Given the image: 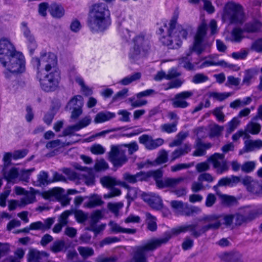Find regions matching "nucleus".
<instances>
[{
	"mask_svg": "<svg viewBox=\"0 0 262 262\" xmlns=\"http://www.w3.org/2000/svg\"><path fill=\"white\" fill-rule=\"evenodd\" d=\"M103 203L101 198L97 195L92 196L89 201L86 203V206L90 208H92L98 206H100Z\"/></svg>",
	"mask_w": 262,
	"mask_h": 262,
	"instance_id": "09e8293b",
	"label": "nucleus"
},
{
	"mask_svg": "<svg viewBox=\"0 0 262 262\" xmlns=\"http://www.w3.org/2000/svg\"><path fill=\"white\" fill-rule=\"evenodd\" d=\"M78 251L81 256L84 259L93 256L94 254V251L92 248L88 247H79Z\"/></svg>",
	"mask_w": 262,
	"mask_h": 262,
	"instance_id": "8fccbe9b",
	"label": "nucleus"
},
{
	"mask_svg": "<svg viewBox=\"0 0 262 262\" xmlns=\"http://www.w3.org/2000/svg\"><path fill=\"white\" fill-rule=\"evenodd\" d=\"M22 31L24 36L27 40L28 46L31 54H33L36 48L37 43L34 35L32 34L31 31L27 27V24L25 22L21 23Z\"/></svg>",
	"mask_w": 262,
	"mask_h": 262,
	"instance_id": "f3484780",
	"label": "nucleus"
},
{
	"mask_svg": "<svg viewBox=\"0 0 262 262\" xmlns=\"http://www.w3.org/2000/svg\"><path fill=\"white\" fill-rule=\"evenodd\" d=\"M224 130L223 126H220L216 124H213L210 129V136L213 137H218L220 136Z\"/></svg>",
	"mask_w": 262,
	"mask_h": 262,
	"instance_id": "bf43d9fd",
	"label": "nucleus"
},
{
	"mask_svg": "<svg viewBox=\"0 0 262 262\" xmlns=\"http://www.w3.org/2000/svg\"><path fill=\"white\" fill-rule=\"evenodd\" d=\"M196 149L193 153V156L200 157L204 155L206 153V150L211 147L210 143H204L201 139L198 138L195 141Z\"/></svg>",
	"mask_w": 262,
	"mask_h": 262,
	"instance_id": "393cba45",
	"label": "nucleus"
},
{
	"mask_svg": "<svg viewBox=\"0 0 262 262\" xmlns=\"http://www.w3.org/2000/svg\"><path fill=\"white\" fill-rule=\"evenodd\" d=\"M208 160L212 163L217 174H221L229 170V166L227 161L225 159L224 154L215 153Z\"/></svg>",
	"mask_w": 262,
	"mask_h": 262,
	"instance_id": "f8f14e48",
	"label": "nucleus"
},
{
	"mask_svg": "<svg viewBox=\"0 0 262 262\" xmlns=\"http://www.w3.org/2000/svg\"><path fill=\"white\" fill-rule=\"evenodd\" d=\"M139 142L143 144L146 149L151 150L162 146L164 143V140L161 138L154 139L151 136L144 134L139 138Z\"/></svg>",
	"mask_w": 262,
	"mask_h": 262,
	"instance_id": "ddd939ff",
	"label": "nucleus"
},
{
	"mask_svg": "<svg viewBox=\"0 0 262 262\" xmlns=\"http://www.w3.org/2000/svg\"><path fill=\"white\" fill-rule=\"evenodd\" d=\"M49 254L45 251L36 249L30 250L28 253L29 262H47Z\"/></svg>",
	"mask_w": 262,
	"mask_h": 262,
	"instance_id": "6ab92c4d",
	"label": "nucleus"
},
{
	"mask_svg": "<svg viewBox=\"0 0 262 262\" xmlns=\"http://www.w3.org/2000/svg\"><path fill=\"white\" fill-rule=\"evenodd\" d=\"M261 23L257 20L247 23L244 27V31L248 33H253L258 31L261 28Z\"/></svg>",
	"mask_w": 262,
	"mask_h": 262,
	"instance_id": "49530a36",
	"label": "nucleus"
},
{
	"mask_svg": "<svg viewBox=\"0 0 262 262\" xmlns=\"http://www.w3.org/2000/svg\"><path fill=\"white\" fill-rule=\"evenodd\" d=\"M232 95V93H217L211 92L209 94V97H212L218 101H222Z\"/></svg>",
	"mask_w": 262,
	"mask_h": 262,
	"instance_id": "4d7b16f0",
	"label": "nucleus"
},
{
	"mask_svg": "<svg viewBox=\"0 0 262 262\" xmlns=\"http://www.w3.org/2000/svg\"><path fill=\"white\" fill-rule=\"evenodd\" d=\"M97 222L91 219L90 225L86 228V230L94 232L96 235L98 234L104 229L105 225L101 224L97 225Z\"/></svg>",
	"mask_w": 262,
	"mask_h": 262,
	"instance_id": "a19ab883",
	"label": "nucleus"
},
{
	"mask_svg": "<svg viewBox=\"0 0 262 262\" xmlns=\"http://www.w3.org/2000/svg\"><path fill=\"white\" fill-rule=\"evenodd\" d=\"M121 186L127 189L128 192L127 193V197L128 199L133 201L137 197L138 194L139 192V190L138 188L131 187L125 182L121 183Z\"/></svg>",
	"mask_w": 262,
	"mask_h": 262,
	"instance_id": "58836bf2",
	"label": "nucleus"
},
{
	"mask_svg": "<svg viewBox=\"0 0 262 262\" xmlns=\"http://www.w3.org/2000/svg\"><path fill=\"white\" fill-rule=\"evenodd\" d=\"M145 215L148 229L152 232L155 231L157 229L156 217L148 212L146 213Z\"/></svg>",
	"mask_w": 262,
	"mask_h": 262,
	"instance_id": "de8ad7c7",
	"label": "nucleus"
},
{
	"mask_svg": "<svg viewBox=\"0 0 262 262\" xmlns=\"http://www.w3.org/2000/svg\"><path fill=\"white\" fill-rule=\"evenodd\" d=\"M3 171L4 177L8 181H11L19 177V171L16 167H12L8 171H6V168H4Z\"/></svg>",
	"mask_w": 262,
	"mask_h": 262,
	"instance_id": "79ce46f5",
	"label": "nucleus"
},
{
	"mask_svg": "<svg viewBox=\"0 0 262 262\" xmlns=\"http://www.w3.org/2000/svg\"><path fill=\"white\" fill-rule=\"evenodd\" d=\"M73 210H67L62 212L58 217V223L63 226H66L68 223L69 216L73 214Z\"/></svg>",
	"mask_w": 262,
	"mask_h": 262,
	"instance_id": "6e6d98bb",
	"label": "nucleus"
},
{
	"mask_svg": "<svg viewBox=\"0 0 262 262\" xmlns=\"http://www.w3.org/2000/svg\"><path fill=\"white\" fill-rule=\"evenodd\" d=\"M75 143V142H62L60 140L57 139L48 142L46 145V147L47 149H57L72 145Z\"/></svg>",
	"mask_w": 262,
	"mask_h": 262,
	"instance_id": "72a5a7b5",
	"label": "nucleus"
},
{
	"mask_svg": "<svg viewBox=\"0 0 262 262\" xmlns=\"http://www.w3.org/2000/svg\"><path fill=\"white\" fill-rule=\"evenodd\" d=\"M187 32L182 26L177 25L176 19L173 18L169 23L168 35L161 38V42L169 49H177L182 45V39H186Z\"/></svg>",
	"mask_w": 262,
	"mask_h": 262,
	"instance_id": "423d86ee",
	"label": "nucleus"
},
{
	"mask_svg": "<svg viewBox=\"0 0 262 262\" xmlns=\"http://www.w3.org/2000/svg\"><path fill=\"white\" fill-rule=\"evenodd\" d=\"M189 136L188 132H180L176 136V139L169 144L170 147L180 145L185 139Z\"/></svg>",
	"mask_w": 262,
	"mask_h": 262,
	"instance_id": "e433bc0d",
	"label": "nucleus"
},
{
	"mask_svg": "<svg viewBox=\"0 0 262 262\" xmlns=\"http://www.w3.org/2000/svg\"><path fill=\"white\" fill-rule=\"evenodd\" d=\"M67 247L66 243L63 240H58L55 241L50 247V250L54 253H58L60 252H66Z\"/></svg>",
	"mask_w": 262,
	"mask_h": 262,
	"instance_id": "4c0bfd02",
	"label": "nucleus"
},
{
	"mask_svg": "<svg viewBox=\"0 0 262 262\" xmlns=\"http://www.w3.org/2000/svg\"><path fill=\"white\" fill-rule=\"evenodd\" d=\"M134 46L129 53L132 62H135L144 57L149 50V43L143 35L137 36L134 39Z\"/></svg>",
	"mask_w": 262,
	"mask_h": 262,
	"instance_id": "1a4fd4ad",
	"label": "nucleus"
},
{
	"mask_svg": "<svg viewBox=\"0 0 262 262\" xmlns=\"http://www.w3.org/2000/svg\"><path fill=\"white\" fill-rule=\"evenodd\" d=\"M144 181H147L148 178L152 177L155 180L157 186L159 188H161L164 180L162 179L163 176V171L161 169L156 170H150L147 172H144Z\"/></svg>",
	"mask_w": 262,
	"mask_h": 262,
	"instance_id": "412c9836",
	"label": "nucleus"
},
{
	"mask_svg": "<svg viewBox=\"0 0 262 262\" xmlns=\"http://www.w3.org/2000/svg\"><path fill=\"white\" fill-rule=\"evenodd\" d=\"M201 211V209L199 207L185 204L182 214L190 216L198 214L200 213Z\"/></svg>",
	"mask_w": 262,
	"mask_h": 262,
	"instance_id": "473e14b6",
	"label": "nucleus"
},
{
	"mask_svg": "<svg viewBox=\"0 0 262 262\" xmlns=\"http://www.w3.org/2000/svg\"><path fill=\"white\" fill-rule=\"evenodd\" d=\"M92 121V119L90 116H86L81 119L78 123L75 124V128L76 130L88 126Z\"/></svg>",
	"mask_w": 262,
	"mask_h": 262,
	"instance_id": "5fc2aeb1",
	"label": "nucleus"
},
{
	"mask_svg": "<svg viewBox=\"0 0 262 262\" xmlns=\"http://www.w3.org/2000/svg\"><path fill=\"white\" fill-rule=\"evenodd\" d=\"M194 165V162L190 163H180L171 166V171L176 172L183 169L190 168Z\"/></svg>",
	"mask_w": 262,
	"mask_h": 262,
	"instance_id": "e2e57ef3",
	"label": "nucleus"
},
{
	"mask_svg": "<svg viewBox=\"0 0 262 262\" xmlns=\"http://www.w3.org/2000/svg\"><path fill=\"white\" fill-rule=\"evenodd\" d=\"M184 180V178L180 177L178 178H167L164 179L163 184L161 186V188L165 187H174L180 183H181Z\"/></svg>",
	"mask_w": 262,
	"mask_h": 262,
	"instance_id": "f704fd0d",
	"label": "nucleus"
},
{
	"mask_svg": "<svg viewBox=\"0 0 262 262\" xmlns=\"http://www.w3.org/2000/svg\"><path fill=\"white\" fill-rule=\"evenodd\" d=\"M73 214H74L76 221L79 223H83L88 219V214L81 210H73Z\"/></svg>",
	"mask_w": 262,
	"mask_h": 262,
	"instance_id": "3c124183",
	"label": "nucleus"
},
{
	"mask_svg": "<svg viewBox=\"0 0 262 262\" xmlns=\"http://www.w3.org/2000/svg\"><path fill=\"white\" fill-rule=\"evenodd\" d=\"M0 62L7 72H5L6 78H9L10 73L22 72L25 69L24 57L17 52L10 40L5 37L0 39Z\"/></svg>",
	"mask_w": 262,
	"mask_h": 262,
	"instance_id": "f03ea898",
	"label": "nucleus"
},
{
	"mask_svg": "<svg viewBox=\"0 0 262 262\" xmlns=\"http://www.w3.org/2000/svg\"><path fill=\"white\" fill-rule=\"evenodd\" d=\"M117 260L118 257L116 256L107 257L101 254L96 258L95 262H117Z\"/></svg>",
	"mask_w": 262,
	"mask_h": 262,
	"instance_id": "69168bd1",
	"label": "nucleus"
},
{
	"mask_svg": "<svg viewBox=\"0 0 262 262\" xmlns=\"http://www.w3.org/2000/svg\"><path fill=\"white\" fill-rule=\"evenodd\" d=\"M48 173L43 171L40 172L37 175V180L34 182V185L38 187H41L49 184L48 180Z\"/></svg>",
	"mask_w": 262,
	"mask_h": 262,
	"instance_id": "37998d69",
	"label": "nucleus"
},
{
	"mask_svg": "<svg viewBox=\"0 0 262 262\" xmlns=\"http://www.w3.org/2000/svg\"><path fill=\"white\" fill-rule=\"evenodd\" d=\"M207 25L205 23H202L198 27L197 32L194 37L193 46L186 57H182L179 59L180 64L185 69L190 70L193 69V66L190 63L189 56L192 51L196 52L199 55L201 54L204 50L203 46L204 38L206 35Z\"/></svg>",
	"mask_w": 262,
	"mask_h": 262,
	"instance_id": "0eeeda50",
	"label": "nucleus"
},
{
	"mask_svg": "<svg viewBox=\"0 0 262 262\" xmlns=\"http://www.w3.org/2000/svg\"><path fill=\"white\" fill-rule=\"evenodd\" d=\"M205 59H206L200 66V68L212 66H222L224 67L229 66L224 60H219L217 55H210L208 57H206Z\"/></svg>",
	"mask_w": 262,
	"mask_h": 262,
	"instance_id": "aec40b11",
	"label": "nucleus"
},
{
	"mask_svg": "<svg viewBox=\"0 0 262 262\" xmlns=\"http://www.w3.org/2000/svg\"><path fill=\"white\" fill-rule=\"evenodd\" d=\"M144 171H141L137 172L135 174H133L129 172H125L122 174V179L126 184H134L138 182H142L144 181Z\"/></svg>",
	"mask_w": 262,
	"mask_h": 262,
	"instance_id": "a211bd4d",
	"label": "nucleus"
},
{
	"mask_svg": "<svg viewBox=\"0 0 262 262\" xmlns=\"http://www.w3.org/2000/svg\"><path fill=\"white\" fill-rule=\"evenodd\" d=\"M35 168H31L29 169H23L19 171V178L21 181L28 182L31 173L34 171Z\"/></svg>",
	"mask_w": 262,
	"mask_h": 262,
	"instance_id": "864d4df0",
	"label": "nucleus"
},
{
	"mask_svg": "<svg viewBox=\"0 0 262 262\" xmlns=\"http://www.w3.org/2000/svg\"><path fill=\"white\" fill-rule=\"evenodd\" d=\"M36 191L33 188H30V191L26 192L25 196L20 200L19 206H25V205L33 203L35 201V194Z\"/></svg>",
	"mask_w": 262,
	"mask_h": 262,
	"instance_id": "c756f323",
	"label": "nucleus"
},
{
	"mask_svg": "<svg viewBox=\"0 0 262 262\" xmlns=\"http://www.w3.org/2000/svg\"><path fill=\"white\" fill-rule=\"evenodd\" d=\"M100 183L102 185L110 189V191L104 194V199H110L115 196H119L121 194L120 189L115 187L116 185L121 186L122 182L118 181L115 178L110 176H104L100 179Z\"/></svg>",
	"mask_w": 262,
	"mask_h": 262,
	"instance_id": "9d476101",
	"label": "nucleus"
},
{
	"mask_svg": "<svg viewBox=\"0 0 262 262\" xmlns=\"http://www.w3.org/2000/svg\"><path fill=\"white\" fill-rule=\"evenodd\" d=\"M221 217V215L217 214L204 215L199 219V221L206 223L207 224L203 226L200 230H196L198 226L197 224L185 225L172 228L171 229L172 234H173V235H178L181 233H185L190 231L191 232L192 236L198 238L203 233L209 230H216L219 229L222 224L220 221Z\"/></svg>",
	"mask_w": 262,
	"mask_h": 262,
	"instance_id": "7ed1b4c3",
	"label": "nucleus"
},
{
	"mask_svg": "<svg viewBox=\"0 0 262 262\" xmlns=\"http://www.w3.org/2000/svg\"><path fill=\"white\" fill-rule=\"evenodd\" d=\"M177 125L178 121H174L171 123H164L160 126V129L163 133L171 134L177 132Z\"/></svg>",
	"mask_w": 262,
	"mask_h": 262,
	"instance_id": "ea45409f",
	"label": "nucleus"
},
{
	"mask_svg": "<svg viewBox=\"0 0 262 262\" xmlns=\"http://www.w3.org/2000/svg\"><path fill=\"white\" fill-rule=\"evenodd\" d=\"M63 192V189L59 187H55L46 192L44 194V197L47 199H49L52 197L59 199L62 196Z\"/></svg>",
	"mask_w": 262,
	"mask_h": 262,
	"instance_id": "c9c22d12",
	"label": "nucleus"
},
{
	"mask_svg": "<svg viewBox=\"0 0 262 262\" xmlns=\"http://www.w3.org/2000/svg\"><path fill=\"white\" fill-rule=\"evenodd\" d=\"M128 90L127 88H124L122 90L117 92L113 97L112 101L116 102L126 98L128 96Z\"/></svg>",
	"mask_w": 262,
	"mask_h": 262,
	"instance_id": "680f3d73",
	"label": "nucleus"
},
{
	"mask_svg": "<svg viewBox=\"0 0 262 262\" xmlns=\"http://www.w3.org/2000/svg\"><path fill=\"white\" fill-rule=\"evenodd\" d=\"M240 121L236 118H233L227 125V132L231 134L233 132L239 125Z\"/></svg>",
	"mask_w": 262,
	"mask_h": 262,
	"instance_id": "13d9d810",
	"label": "nucleus"
},
{
	"mask_svg": "<svg viewBox=\"0 0 262 262\" xmlns=\"http://www.w3.org/2000/svg\"><path fill=\"white\" fill-rule=\"evenodd\" d=\"M224 203L228 206H235L237 204V201L234 196L226 194L221 195Z\"/></svg>",
	"mask_w": 262,
	"mask_h": 262,
	"instance_id": "052dcab7",
	"label": "nucleus"
},
{
	"mask_svg": "<svg viewBox=\"0 0 262 262\" xmlns=\"http://www.w3.org/2000/svg\"><path fill=\"white\" fill-rule=\"evenodd\" d=\"M192 95V92L190 91H184L176 94L172 100V106L175 108H186L188 106V103L185 99L189 98Z\"/></svg>",
	"mask_w": 262,
	"mask_h": 262,
	"instance_id": "dca6fc26",
	"label": "nucleus"
},
{
	"mask_svg": "<svg viewBox=\"0 0 262 262\" xmlns=\"http://www.w3.org/2000/svg\"><path fill=\"white\" fill-rule=\"evenodd\" d=\"M109 11L105 3L94 4L90 11L88 25L92 32L102 31L108 25Z\"/></svg>",
	"mask_w": 262,
	"mask_h": 262,
	"instance_id": "20e7f679",
	"label": "nucleus"
},
{
	"mask_svg": "<svg viewBox=\"0 0 262 262\" xmlns=\"http://www.w3.org/2000/svg\"><path fill=\"white\" fill-rule=\"evenodd\" d=\"M190 150V145L188 143L185 144L182 147L177 148L171 154L170 162L174 161L176 159L189 152Z\"/></svg>",
	"mask_w": 262,
	"mask_h": 262,
	"instance_id": "b1692460",
	"label": "nucleus"
},
{
	"mask_svg": "<svg viewBox=\"0 0 262 262\" xmlns=\"http://www.w3.org/2000/svg\"><path fill=\"white\" fill-rule=\"evenodd\" d=\"M220 258L225 262H241V256L238 253H223L220 254Z\"/></svg>",
	"mask_w": 262,
	"mask_h": 262,
	"instance_id": "7c9ffc66",
	"label": "nucleus"
},
{
	"mask_svg": "<svg viewBox=\"0 0 262 262\" xmlns=\"http://www.w3.org/2000/svg\"><path fill=\"white\" fill-rule=\"evenodd\" d=\"M214 179L215 178L210 173L207 172L201 173L198 178V181L201 182L205 181L208 183H211L214 181Z\"/></svg>",
	"mask_w": 262,
	"mask_h": 262,
	"instance_id": "338daca9",
	"label": "nucleus"
},
{
	"mask_svg": "<svg viewBox=\"0 0 262 262\" xmlns=\"http://www.w3.org/2000/svg\"><path fill=\"white\" fill-rule=\"evenodd\" d=\"M172 235L171 230L166 232L163 237L152 238L145 245L137 247L134 252L132 262H147V252L154 251L162 245L166 244Z\"/></svg>",
	"mask_w": 262,
	"mask_h": 262,
	"instance_id": "39448f33",
	"label": "nucleus"
},
{
	"mask_svg": "<svg viewBox=\"0 0 262 262\" xmlns=\"http://www.w3.org/2000/svg\"><path fill=\"white\" fill-rule=\"evenodd\" d=\"M240 178L231 176L230 177H224L219 181V185L222 186H233L240 182Z\"/></svg>",
	"mask_w": 262,
	"mask_h": 262,
	"instance_id": "bb28decb",
	"label": "nucleus"
},
{
	"mask_svg": "<svg viewBox=\"0 0 262 262\" xmlns=\"http://www.w3.org/2000/svg\"><path fill=\"white\" fill-rule=\"evenodd\" d=\"M142 197L144 201L152 208L158 210L162 209L163 207L162 200L158 195L154 193H143Z\"/></svg>",
	"mask_w": 262,
	"mask_h": 262,
	"instance_id": "4468645a",
	"label": "nucleus"
},
{
	"mask_svg": "<svg viewBox=\"0 0 262 262\" xmlns=\"http://www.w3.org/2000/svg\"><path fill=\"white\" fill-rule=\"evenodd\" d=\"M141 77V74L140 72H136L133 75L125 77L119 83L123 85H127L132 82L140 79Z\"/></svg>",
	"mask_w": 262,
	"mask_h": 262,
	"instance_id": "a18cd8bd",
	"label": "nucleus"
},
{
	"mask_svg": "<svg viewBox=\"0 0 262 262\" xmlns=\"http://www.w3.org/2000/svg\"><path fill=\"white\" fill-rule=\"evenodd\" d=\"M242 183L248 191L257 195H262V182L254 181L250 177H246L242 180Z\"/></svg>",
	"mask_w": 262,
	"mask_h": 262,
	"instance_id": "2eb2a0df",
	"label": "nucleus"
},
{
	"mask_svg": "<svg viewBox=\"0 0 262 262\" xmlns=\"http://www.w3.org/2000/svg\"><path fill=\"white\" fill-rule=\"evenodd\" d=\"M222 17L224 22L242 24L245 18L243 7L239 4L228 2L224 6Z\"/></svg>",
	"mask_w": 262,
	"mask_h": 262,
	"instance_id": "6e6552de",
	"label": "nucleus"
},
{
	"mask_svg": "<svg viewBox=\"0 0 262 262\" xmlns=\"http://www.w3.org/2000/svg\"><path fill=\"white\" fill-rule=\"evenodd\" d=\"M124 146H112L109 152V159L115 167H120L125 164L128 159Z\"/></svg>",
	"mask_w": 262,
	"mask_h": 262,
	"instance_id": "9b49d317",
	"label": "nucleus"
},
{
	"mask_svg": "<svg viewBox=\"0 0 262 262\" xmlns=\"http://www.w3.org/2000/svg\"><path fill=\"white\" fill-rule=\"evenodd\" d=\"M123 206V204L122 202L117 203H109L107 204L108 209L113 213L117 214L118 213L119 210L121 209Z\"/></svg>",
	"mask_w": 262,
	"mask_h": 262,
	"instance_id": "0e129e2a",
	"label": "nucleus"
},
{
	"mask_svg": "<svg viewBox=\"0 0 262 262\" xmlns=\"http://www.w3.org/2000/svg\"><path fill=\"white\" fill-rule=\"evenodd\" d=\"M32 63L37 70L36 76L42 90L47 92L55 91L58 87L59 80V73L55 69L56 55L42 50L39 58H32Z\"/></svg>",
	"mask_w": 262,
	"mask_h": 262,
	"instance_id": "f257e3e1",
	"label": "nucleus"
},
{
	"mask_svg": "<svg viewBox=\"0 0 262 262\" xmlns=\"http://www.w3.org/2000/svg\"><path fill=\"white\" fill-rule=\"evenodd\" d=\"M208 76L203 73H198L195 74L192 78V82L195 84L203 83L208 80Z\"/></svg>",
	"mask_w": 262,
	"mask_h": 262,
	"instance_id": "774afa93",
	"label": "nucleus"
},
{
	"mask_svg": "<svg viewBox=\"0 0 262 262\" xmlns=\"http://www.w3.org/2000/svg\"><path fill=\"white\" fill-rule=\"evenodd\" d=\"M83 105V98L80 95L74 97L68 103V106L70 109L74 108L82 107Z\"/></svg>",
	"mask_w": 262,
	"mask_h": 262,
	"instance_id": "c03bdc74",
	"label": "nucleus"
},
{
	"mask_svg": "<svg viewBox=\"0 0 262 262\" xmlns=\"http://www.w3.org/2000/svg\"><path fill=\"white\" fill-rule=\"evenodd\" d=\"M115 117V113L110 112H101L96 115L94 121L95 123H101L108 121Z\"/></svg>",
	"mask_w": 262,
	"mask_h": 262,
	"instance_id": "c85d7f7f",
	"label": "nucleus"
},
{
	"mask_svg": "<svg viewBox=\"0 0 262 262\" xmlns=\"http://www.w3.org/2000/svg\"><path fill=\"white\" fill-rule=\"evenodd\" d=\"M261 129V125L259 123L251 122L249 123L246 128V131L251 134H258Z\"/></svg>",
	"mask_w": 262,
	"mask_h": 262,
	"instance_id": "603ef678",
	"label": "nucleus"
},
{
	"mask_svg": "<svg viewBox=\"0 0 262 262\" xmlns=\"http://www.w3.org/2000/svg\"><path fill=\"white\" fill-rule=\"evenodd\" d=\"M262 147V140L260 139L255 140H247L245 141L244 149L246 152H250L255 149H259Z\"/></svg>",
	"mask_w": 262,
	"mask_h": 262,
	"instance_id": "a878e982",
	"label": "nucleus"
},
{
	"mask_svg": "<svg viewBox=\"0 0 262 262\" xmlns=\"http://www.w3.org/2000/svg\"><path fill=\"white\" fill-rule=\"evenodd\" d=\"M49 9L51 15L54 18H60L64 14V8L60 5L52 4Z\"/></svg>",
	"mask_w": 262,
	"mask_h": 262,
	"instance_id": "cd10ccee",
	"label": "nucleus"
},
{
	"mask_svg": "<svg viewBox=\"0 0 262 262\" xmlns=\"http://www.w3.org/2000/svg\"><path fill=\"white\" fill-rule=\"evenodd\" d=\"M110 230L114 233H126L128 234H134L136 233V229L125 228L121 227L119 224L114 221H110L108 223Z\"/></svg>",
	"mask_w": 262,
	"mask_h": 262,
	"instance_id": "5701e85b",
	"label": "nucleus"
},
{
	"mask_svg": "<svg viewBox=\"0 0 262 262\" xmlns=\"http://www.w3.org/2000/svg\"><path fill=\"white\" fill-rule=\"evenodd\" d=\"M235 223L236 225L240 226L243 223L250 222L252 220L249 211V208L245 207L243 211L234 215Z\"/></svg>",
	"mask_w": 262,
	"mask_h": 262,
	"instance_id": "4be33fe9",
	"label": "nucleus"
},
{
	"mask_svg": "<svg viewBox=\"0 0 262 262\" xmlns=\"http://www.w3.org/2000/svg\"><path fill=\"white\" fill-rule=\"evenodd\" d=\"M244 31L239 28H234L231 32L228 40L233 42H240L244 38Z\"/></svg>",
	"mask_w": 262,
	"mask_h": 262,
	"instance_id": "2f4dec72",
	"label": "nucleus"
}]
</instances>
